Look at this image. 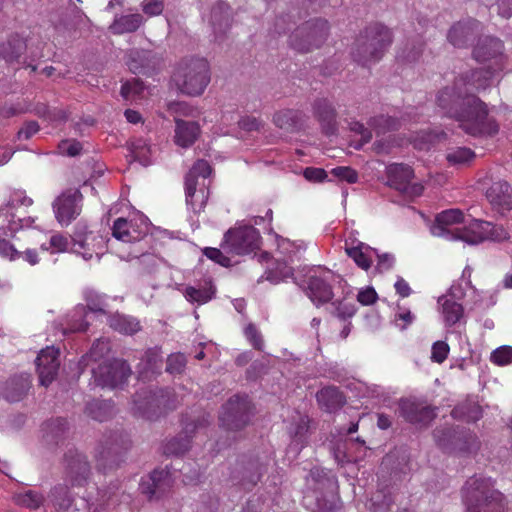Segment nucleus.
<instances>
[{
    "instance_id": "obj_35",
    "label": "nucleus",
    "mask_w": 512,
    "mask_h": 512,
    "mask_svg": "<svg viewBox=\"0 0 512 512\" xmlns=\"http://www.w3.org/2000/svg\"><path fill=\"white\" fill-rule=\"evenodd\" d=\"M151 61V51L134 49L128 54L127 66L133 74L148 75L154 68Z\"/></svg>"
},
{
    "instance_id": "obj_10",
    "label": "nucleus",
    "mask_w": 512,
    "mask_h": 512,
    "mask_svg": "<svg viewBox=\"0 0 512 512\" xmlns=\"http://www.w3.org/2000/svg\"><path fill=\"white\" fill-rule=\"evenodd\" d=\"M72 240V251L85 260H91L94 256L99 259L105 253V238L98 232L89 230L83 223L76 225Z\"/></svg>"
},
{
    "instance_id": "obj_20",
    "label": "nucleus",
    "mask_w": 512,
    "mask_h": 512,
    "mask_svg": "<svg viewBox=\"0 0 512 512\" xmlns=\"http://www.w3.org/2000/svg\"><path fill=\"white\" fill-rule=\"evenodd\" d=\"M59 367V350L54 347L42 349L36 358L40 384L45 387L49 386L55 380Z\"/></svg>"
},
{
    "instance_id": "obj_64",
    "label": "nucleus",
    "mask_w": 512,
    "mask_h": 512,
    "mask_svg": "<svg viewBox=\"0 0 512 512\" xmlns=\"http://www.w3.org/2000/svg\"><path fill=\"white\" fill-rule=\"evenodd\" d=\"M449 345L444 341H436L432 346L431 359L436 363H443L449 353Z\"/></svg>"
},
{
    "instance_id": "obj_49",
    "label": "nucleus",
    "mask_w": 512,
    "mask_h": 512,
    "mask_svg": "<svg viewBox=\"0 0 512 512\" xmlns=\"http://www.w3.org/2000/svg\"><path fill=\"white\" fill-rule=\"evenodd\" d=\"M369 125L376 130L378 135L385 134L388 131L398 130L400 121L397 118L388 115H379L369 121Z\"/></svg>"
},
{
    "instance_id": "obj_14",
    "label": "nucleus",
    "mask_w": 512,
    "mask_h": 512,
    "mask_svg": "<svg viewBox=\"0 0 512 512\" xmlns=\"http://www.w3.org/2000/svg\"><path fill=\"white\" fill-rule=\"evenodd\" d=\"M83 195L78 189H69L53 202L55 218L61 226H68L82 211Z\"/></svg>"
},
{
    "instance_id": "obj_17",
    "label": "nucleus",
    "mask_w": 512,
    "mask_h": 512,
    "mask_svg": "<svg viewBox=\"0 0 512 512\" xmlns=\"http://www.w3.org/2000/svg\"><path fill=\"white\" fill-rule=\"evenodd\" d=\"M149 227L147 222L138 217L117 218L112 226V235L117 240L132 243L142 240L148 235Z\"/></svg>"
},
{
    "instance_id": "obj_39",
    "label": "nucleus",
    "mask_w": 512,
    "mask_h": 512,
    "mask_svg": "<svg viewBox=\"0 0 512 512\" xmlns=\"http://www.w3.org/2000/svg\"><path fill=\"white\" fill-rule=\"evenodd\" d=\"M85 413L96 421H106L114 414V403L111 400L93 399L87 403Z\"/></svg>"
},
{
    "instance_id": "obj_46",
    "label": "nucleus",
    "mask_w": 512,
    "mask_h": 512,
    "mask_svg": "<svg viewBox=\"0 0 512 512\" xmlns=\"http://www.w3.org/2000/svg\"><path fill=\"white\" fill-rule=\"evenodd\" d=\"M215 294L211 282H206L204 286L199 288L188 286L185 289V297L190 302H196L198 304H205L210 301Z\"/></svg>"
},
{
    "instance_id": "obj_45",
    "label": "nucleus",
    "mask_w": 512,
    "mask_h": 512,
    "mask_svg": "<svg viewBox=\"0 0 512 512\" xmlns=\"http://www.w3.org/2000/svg\"><path fill=\"white\" fill-rule=\"evenodd\" d=\"M301 112L292 109H285L274 114L273 122L280 129L293 131L301 121Z\"/></svg>"
},
{
    "instance_id": "obj_33",
    "label": "nucleus",
    "mask_w": 512,
    "mask_h": 512,
    "mask_svg": "<svg viewBox=\"0 0 512 512\" xmlns=\"http://www.w3.org/2000/svg\"><path fill=\"white\" fill-rule=\"evenodd\" d=\"M236 472L241 474V477L239 475H234L233 479L237 480V483L245 490H251L261 479L263 474V465L257 460H252L247 464L242 465Z\"/></svg>"
},
{
    "instance_id": "obj_36",
    "label": "nucleus",
    "mask_w": 512,
    "mask_h": 512,
    "mask_svg": "<svg viewBox=\"0 0 512 512\" xmlns=\"http://www.w3.org/2000/svg\"><path fill=\"white\" fill-rule=\"evenodd\" d=\"M345 251L347 255L354 260V262L363 270H368L372 265V260L369 252L376 253L377 250L369 245L358 242L356 246H349V242L345 241Z\"/></svg>"
},
{
    "instance_id": "obj_4",
    "label": "nucleus",
    "mask_w": 512,
    "mask_h": 512,
    "mask_svg": "<svg viewBox=\"0 0 512 512\" xmlns=\"http://www.w3.org/2000/svg\"><path fill=\"white\" fill-rule=\"evenodd\" d=\"M436 445L445 453L470 455L477 453L481 442L474 431L460 425H444L433 430Z\"/></svg>"
},
{
    "instance_id": "obj_57",
    "label": "nucleus",
    "mask_w": 512,
    "mask_h": 512,
    "mask_svg": "<svg viewBox=\"0 0 512 512\" xmlns=\"http://www.w3.org/2000/svg\"><path fill=\"white\" fill-rule=\"evenodd\" d=\"M203 255H205L208 259L214 261L215 263L223 266V267H229L231 265V259L226 255L228 254L225 252L222 247L219 248H213V247H205L203 250Z\"/></svg>"
},
{
    "instance_id": "obj_48",
    "label": "nucleus",
    "mask_w": 512,
    "mask_h": 512,
    "mask_svg": "<svg viewBox=\"0 0 512 512\" xmlns=\"http://www.w3.org/2000/svg\"><path fill=\"white\" fill-rule=\"evenodd\" d=\"M345 403L343 394L334 386L322 388V404L328 412L340 409Z\"/></svg>"
},
{
    "instance_id": "obj_58",
    "label": "nucleus",
    "mask_w": 512,
    "mask_h": 512,
    "mask_svg": "<svg viewBox=\"0 0 512 512\" xmlns=\"http://www.w3.org/2000/svg\"><path fill=\"white\" fill-rule=\"evenodd\" d=\"M243 332L244 336L250 342L254 349L258 351L263 350L264 342L262 339V335L254 323L247 324Z\"/></svg>"
},
{
    "instance_id": "obj_40",
    "label": "nucleus",
    "mask_w": 512,
    "mask_h": 512,
    "mask_svg": "<svg viewBox=\"0 0 512 512\" xmlns=\"http://www.w3.org/2000/svg\"><path fill=\"white\" fill-rule=\"evenodd\" d=\"M393 493L392 487L379 484L378 489L371 496L370 510L372 512H389L394 503Z\"/></svg>"
},
{
    "instance_id": "obj_56",
    "label": "nucleus",
    "mask_w": 512,
    "mask_h": 512,
    "mask_svg": "<svg viewBox=\"0 0 512 512\" xmlns=\"http://www.w3.org/2000/svg\"><path fill=\"white\" fill-rule=\"evenodd\" d=\"M110 350L109 343L104 340H97L93 343L89 352L83 356V361H98L104 357Z\"/></svg>"
},
{
    "instance_id": "obj_38",
    "label": "nucleus",
    "mask_w": 512,
    "mask_h": 512,
    "mask_svg": "<svg viewBox=\"0 0 512 512\" xmlns=\"http://www.w3.org/2000/svg\"><path fill=\"white\" fill-rule=\"evenodd\" d=\"M143 20V16L139 13L121 15L114 19L113 23L110 25V30L116 35L132 33L138 30Z\"/></svg>"
},
{
    "instance_id": "obj_21",
    "label": "nucleus",
    "mask_w": 512,
    "mask_h": 512,
    "mask_svg": "<svg viewBox=\"0 0 512 512\" xmlns=\"http://www.w3.org/2000/svg\"><path fill=\"white\" fill-rule=\"evenodd\" d=\"M481 31V23L476 19L459 21L454 24L447 35L449 42L457 48H464L472 42Z\"/></svg>"
},
{
    "instance_id": "obj_19",
    "label": "nucleus",
    "mask_w": 512,
    "mask_h": 512,
    "mask_svg": "<svg viewBox=\"0 0 512 512\" xmlns=\"http://www.w3.org/2000/svg\"><path fill=\"white\" fill-rule=\"evenodd\" d=\"M292 275L294 282L318 307L320 305V266H299Z\"/></svg>"
},
{
    "instance_id": "obj_50",
    "label": "nucleus",
    "mask_w": 512,
    "mask_h": 512,
    "mask_svg": "<svg viewBox=\"0 0 512 512\" xmlns=\"http://www.w3.org/2000/svg\"><path fill=\"white\" fill-rule=\"evenodd\" d=\"M445 138L446 133L442 130L423 131L416 137L414 146L419 150H429L432 145L439 143Z\"/></svg>"
},
{
    "instance_id": "obj_41",
    "label": "nucleus",
    "mask_w": 512,
    "mask_h": 512,
    "mask_svg": "<svg viewBox=\"0 0 512 512\" xmlns=\"http://www.w3.org/2000/svg\"><path fill=\"white\" fill-rule=\"evenodd\" d=\"M438 303L442 306V314L445 324L449 327L458 323L464 316L463 306L455 300L448 299L447 296H441Z\"/></svg>"
},
{
    "instance_id": "obj_32",
    "label": "nucleus",
    "mask_w": 512,
    "mask_h": 512,
    "mask_svg": "<svg viewBox=\"0 0 512 512\" xmlns=\"http://www.w3.org/2000/svg\"><path fill=\"white\" fill-rule=\"evenodd\" d=\"M149 479L150 482L142 483L140 486L142 493L147 495L149 500H152L154 497L159 498L164 492L165 487L170 486V476L166 470H153Z\"/></svg>"
},
{
    "instance_id": "obj_28",
    "label": "nucleus",
    "mask_w": 512,
    "mask_h": 512,
    "mask_svg": "<svg viewBox=\"0 0 512 512\" xmlns=\"http://www.w3.org/2000/svg\"><path fill=\"white\" fill-rule=\"evenodd\" d=\"M175 124V143L182 148L192 146L200 135V126L198 123L176 119Z\"/></svg>"
},
{
    "instance_id": "obj_42",
    "label": "nucleus",
    "mask_w": 512,
    "mask_h": 512,
    "mask_svg": "<svg viewBox=\"0 0 512 512\" xmlns=\"http://www.w3.org/2000/svg\"><path fill=\"white\" fill-rule=\"evenodd\" d=\"M209 195V185L202 184V188H198L192 191H185L186 204L194 214H199L205 209Z\"/></svg>"
},
{
    "instance_id": "obj_43",
    "label": "nucleus",
    "mask_w": 512,
    "mask_h": 512,
    "mask_svg": "<svg viewBox=\"0 0 512 512\" xmlns=\"http://www.w3.org/2000/svg\"><path fill=\"white\" fill-rule=\"evenodd\" d=\"M322 134L328 137L336 136L338 133L337 112L332 103L322 100Z\"/></svg>"
},
{
    "instance_id": "obj_12",
    "label": "nucleus",
    "mask_w": 512,
    "mask_h": 512,
    "mask_svg": "<svg viewBox=\"0 0 512 512\" xmlns=\"http://www.w3.org/2000/svg\"><path fill=\"white\" fill-rule=\"evenodd\" d=\"M251 413L252 406L248 396L234 395L223 405L219 420L225 429L236 431L248 424Z\"/></svg>"
},
{
    "instance_id": "obj_11",
    "label": "nucleus",
    "mask_w": 512,
    "mask_h": 512,
    "mask_svg": "<svg viewBox=\"0 0 512 512\" xmlns=\"http://www.w3.org/2000/svg\"><path fill=\"white\" fill-rule=\"evenodd\" d=\"M92 373L96 385L115 389L127 382L132 371L125 360L113 359L100 363Z\"/></svg>"
},
{
    "instance_id": "obj_53",
    "label": "nucleus",
    "mask_w": 512,
    "mask_h": 512,
    "mask_svg": "<svg viewBox=\"0 0 512 512\" xmlns=\"http://www.w3.org/2000/svg\"><path fill=\"white\" fill-rule=\"evenodd\" d=\"M449 240H461L468 244L474 245L483 242V237H481L477 232V229L473 223L468 228H455L453 237H450Z\"/></svg>"
},
{
    "instance_id": "obj_1",
    "label": "nucleus",
    "mask_w": 512,
    "mask_h": 512,
    "mask_svg": "<svg viewBox=\"0 0 512 512\" xmlns=\"http://www.w3.org/2000/svg\"><path fill=\"white\" fill-rule=\"evenodd\" d=\"M436 104L444 115L456 120L459 127L471 136H491L499 130L496 121L488 116L486 103L472 93H465L457 79L452 85L439 90Z\"/></svg>"
},
{
    "instance_id": "obj_34",
    "label": "nucleus",
    "mask_w": 512,
    "mask_h": 512,
    "mask_svg": "<svg viewBox=\"0 0 512 512\" xmlns=\"http://www.w3.org/2000/svg\"><path fill=\"white\" fill-rule=\"evenodd\" d=\"M200 428H202V422L198 424H187L185 426V435H180L179 437H175L168 441L164 446V453L168 456H179L184 454L189 450L191 444L192 436L189 435V433H192Z\"/></svg>"
},
{
    "instance_id": "obj_8",
    "label": "nucleus",
    "mask_w": 512,
    "mask_h": 512,
    "mask_svg": "<svg viewBox=\"0 0 512 512\" xmlns=\"http://www.w3.org/2000/svg\"><path fill=\"white\" fill-rule=\"evenodd\" d=\"M261 236L252 225H239L228 229L220 247L228 254L247 255L260 248Z\"/></svg>"
},
{
    "instance_id": "obj_54",
    "label": "nucleus",
    "mask_w": 512,
    "mask_h": 512,
    "mask_svg": "<svg viewBox=\"0 0 512 512\" xmlns=\"http://www.w3.org/2000/svg\"><path fill=\"white\" fill-rule=\"evenodd\" d=\"M475 157V153L466 147H458L447 153L446 159L450 164H466Z\"/></svg>"
},
{
    "instance_id": "obj_24",
    "label": "nucleus",
    "mask_w": 512,
    "mask_h": 512,
    "mask_svg": "<svg viewBox=\"0 0 512 512\" xmlns=\"http://www.w3.org/2000/svg\"><path fill=\"white\" fill-rule=\"evenodd\" d=\"M493 72L485 69H475L461 74L457 77L458 85L464 89L465 93H472L485 90L491 85Z\"/></svg>"
},
{
    "instance_id": "obj_15",
    "label": "nucleus",
    "mask_w": 512,
    "mask_h": 512,
    "mask_svg": "<svg viewBox=\"0 0 512 512\" xmlns=\"http://www.w3.org/2000/svg\"><path fill=\"white\" fill-rule=\"evenodd\" d=\"M388 185L401 194L408 197L420 196L423 186L418 183H411L414 177L413 169L405 164H393L387 170Z\"/></svg>"
},
{
    "instance_id": "obj_2",
    "label": "nucleus",
    "mask_w": 512,
    "mask_h": 512,
    "mask_svg": "<svg viewBox=\"0 0 512 512\" xmlns=\"http://www.w3.org/2000/svg\"><path fill=\"white\" fill-rule=\"evenodd\" d=\"M392 43V30L382 23L373 22L356 36L350 55L354 62L369 68L383 58Z\"/></svg>"
},
{
    "instance_id": "obj_7",
    "label": "nucleus",
    "mask_w": 512,
    "mask_h": 512,
    "mask_svg": "<svg viewBox=\"0 0 512 512\" xmlns=\"http://www.w3.org/2000/svg\"><path fill=\"white\" fill-rule=\"evenodd\" d=\"M346 281L340 276L334 274L331 270L322 266V303L332 300L338 296L335 302H332L327 310L331 315L342 320L352 317L355 314V307L343 303L347 292Z\"/></svg>"
},
{
    "instance_id": "obj_30",
    "label": "nucleus",
    "mask_w": 512,
    "mask_h": 512,
    "mask_svg": "<svg viewBox=\"0 0 512 512\" xmlns=\"http://www.w3.org/2000/svg\"><path fill=\"white\" fill-rule=\"evenodd\" d=\"M486 197L492 205L512 210V189L508 182H494L486 191Z\"/></svg>"
},
{
    "instance_id": "obj_59",
    "label": "nucleus",
    "mask_w": 512,
    "mask_h": 512,
    "mask_svg": "<svg viewBox=\"0 0 512 512\" xmlns=\"http://www.w3.org/2000/svg\"><path fill=\"white\" fill-rule=\"evenodd\" d=\"M144 362L143 370L152 374L160 373L161 370V360L159 359V355L156 351L149 349L146 351L144 358L142 359Z\"/></svg>"
},
{
    "instance_id": "obj_18",
    "label": "nucleus",
    "mask_w": 512,
    "mask_h": 512,
    "mask_svg": "<svg viewBox=\"0 0 512 512\" xmlns=\"http://www.w3.org/2000/svg\"><path fill=\"white\" fill-rule=\"evenodd\" d=\"M473 58L478 62L493 61L496 68L502 69L504 55L503 42L492 36H481L473 48Z\"/></svg>"
},
{
    "instance_id": "obj_31",
    "label": "nucleus",
    "mask_w": 512,
    "mask_h": 512,
    "mask_svg": "<svg viewBox=\"0 0 512 512\" xmlns=\"http://www.w3.org/2000/svg\"><path fill=\"white\" fill-rule=\"evenodd\" d=\"M42 432L47 445H59L66 439L68 423L64 418L51 419L43 423Z\"/></svg>"
},
{
    "instance_id": "obj_47",
    "label": "nucleus",
    "mask_w": 512,
    "mask_h": 512,
    "mask_svg": "<svg viewBox=\"0 0 512 512\" xmlns=\"http://www.w3.org/2000/svg\"><path fill=\"white\" fill-rule=\"evenodd\" d=\"M50 498L57 510H67L73 503V497L67 485L59 484L51 489Z\"/></svg>"
},
{
    "instance_id": "obj_55",
    "label": "nucleus",
    "mask_w": 512,
    "mask_h": 512,
    "mask_svg": "<svg viewBox=\"0 0 512 512\" xmlns=\"http://www.w3.org/2000/svg\"><path fill=\"white\" fill-rule=\"evenodd\" d=\"M187 359L182 353H174L168 356L166 371L170 374H181L186 367Z\"/></svg>"
},
{
    "instance_id": "obj_16",
    "label": "nucleus",
    "mask_w": 512,
    "mask_h": 512,
    "mask_svg": "<svg viewBox=\"0 0 512 512\" xmlns=\"http://www.w3.org/2000/svg\"><path fill=\"white\" fill-rule=\"evenodd\" d=\"M399 412L407 422L421 428L427 427L436 417L434 407L413 399H401Z\"/></svg>"
},
{
    "instance_id": "obj_3",
    "label": "nucleus",
    "mask_w": 512,
    "mask_h": 512,
    "mask_svg": "<svg viewBox=\"0 0 512 512\" xmlns=\"http://www.w3.org/2000/svg\"><path fill=\"white\" fill-rule=\"evenodd\" d=\"M461 497L466 512H507L506 498L495 489L491 478L477 475L468 478Z\"/></svg>"
},
{
    "instance_id": "obj_23",
    "label": "nucleus",
    "mask_w": 512,
    "mask_h": 512,
    "mask_svg": "<svg viewBox=\"0 0 512 512\" xmlns=\"http://www.w3.org/2000/svg\"><path fill=\"white\" fill-rule=\"evenodd\" d=\"M463 218V212L459 209L442 211L436 215L435 221L430 227V231L434 236L450 239L455 232V228L452 229L451 226L463 222Z\"/></svg>"
},
{
    "instance_id": "obj_25",
    "label": "nucleus",
    "mask_w": 512,
    "mask_h": 512,
    "mask_svg": "<svg viewBox=\"0 0 512 512\" xmlns=\"http://www.w3.org/2000/svg\"><path fill=\"white\" fill-rule=\"evenodd\" d=\"M212 172L213 169L208 161L204 159L197 160L185 175V191L202 188V184L210 186L209 177Z\"/></svg>"
},
{
    "instance_id": "obj_61",
    "label": "nucleus",
    "mask_w": 512,
    "mask_h": 512,
    "mask_svg": "<svg viewBox=\"0 0 512 512\" xmlns=\"http://www.w3.org/2000/svg\"><path fill=\"white\" fill-rule=\"evenodd\" d=\"M346 446L347 442L342 437L338 438L334 442L332 441L330 444V452L338 464H343L347 461Z\"/></svg>"
},
{
    "instance_id": "obj_44",
    "label": "nucleus",
    "mask_w": 512,
    "mask_h": 512,
    "mask_svg": "<svg viewBox=\"0 0 512 512\" xmlns=\"http://www.w3.org/2000/svg\"><path fill=\"white\" fill-rule=\"evenodd\" d=\"M451 416L455 420L476 422L482 418V408L475 402H465L455 406L451 411Z\"/></svg>"
},
{
    "instance_id": "obj_6",
    "label": "nucleus",
    "mask_w": 512,
    "mask_h": 512,
    "mask_svg": "<svg viewBox=\"0 0 512 512\" xmlns=\"http://www.w3.org/2000/svg\"><path fill=\"white\" fill-rule=\"evenodd\" d=\"M130 439L122 431H113L104 435L99 442L96 451V467L98 471L107 473L119 466L123 461L124 453L130 447Z\"/></svg>"
},
{
    "instance_id": "obj_22",
    "label": "nucleus",
    "mask_w": 512,
    "mask_h": 512,
    "mask_svg": "<svg viewBox=\"0 0 512 512\" xmlns=\"http://www.w3.org/2000/svg\"><path fill=\"white\" fill-rule=\"evenodd\" d=\"M319 31L317 21H307L290 36L291 47L301 53L309 52L313 47H317Z\"/></svg>"
},
{
    "instance_id": "obj_26",
    "label": "nucleus",
    "mask_w": 512,
    "mask_h": 512,
    "mask_svg": "<svg viewBox=\"0 0 512 512\" xmlns=\"http://www.w3.org/2000/svg\"><path fill=\"white\" fill-rule=\"evenodd\" d=\"M212 172L213 169L208 161L204 159L197 160L185 175V191L202 188V184L210 186L209 177Z\"/></svg>"
},
{
    "instance_id": "obj_29",
    "label": "nucleus",
    "mask_w": 512,
    "mask_h": 512,
    "mask_svg": "<svg viewBox=\"0 0 512 512\" xmlns=\"http://www.w3.org/2000/svg\"><path fill=\"white\" fill-rule=\"evenodd\" d=\"M30 388L28 377L14 376L7 380L1 388V395L10 403L21 401Z\"/></svg>"
},
{
    "instance_id": "obj_63",
    "label": "nucleus",
    "mask_w": 512,
    "mask_h": 512,
    "mask_svg": "<svg viewBox=\"0 0 512 512\" xmlns=\"http://www.w3.org/2000/svg\"><path fill=\"white\" fill-rule=\"evenodd\" d=\"M330 174L335 178L344 180L348 183H356L358 180V174L355 170L350 167H336L332 168Z\"/></svg>"
},
{
    "instance_id": "obj_51",
    "label": "nucleus",
    "mask_w": 512,
    "mask_h": 512,
    "mask_svg": "<svg viewBox=\"0 0 512 512\" xmlns=\"http://www.w3.org/2000/svg\"><path fill=\"white\" fill-rule=\"evenodd\" d=\"M15 503L19 506L36 510L44 503V496L33 490H28L14 496Z\"/></svg>"
},
{
    "instance_id": "obj_52",
    "label": "nucleus",
    "mask_w": 512,
    "mask_h": 512,
    "mask_svg": "<svg viewBox=\"0 0 512 512\" xmlns=\"http://www.w3.org/2000/svg\"><path fill=\"white\" fill-rule=\"evenodd\" d=\"M424 49V42L421 39L408 41L401 49L398 57L412 63L420 59Z\"/></svg>"
},
{
    "instance_id": "obj_37",
    "label": "nucleus",
    "mask_w": 512,
    "mask_h": 512,
    "mask_svg": "<svg viewBox=\"0 0 512 512\" xmlns=\"http://www.w3.org/2000/svg\"><path fill=\"white\" fill-rule=\"evenodd\" d=\"M108 324L114 331L125 335H133L140 331V322L132 316L113 314L108 318Z\"/></svg>"
},
{
    "instance_id": "obj_27",
    "label": "nucleus",
    "mask_w": 512,
    "mask_h": 512,
    "mask_svg": "<svg viewBox=\"0 0 512 512\" xmlns=\"http://www.w3.org/2000/svg\"><path fill=\"white\" fill-rule=\"evenodd\" d=\"M27 45L25 40L18 34L11 35L0 47V57L8 64L25 65L26 58L23 57Z\"/></svg>"
},
{
    "instance_id": "obj_13",
    "label": "nucleus",
    "mask_w": 512,
    "mask_h": 512,
    "mask_svg": "<svg viewBox=\"0 0 512 512\" xmlns=\"http://www.w3.org/2000/svg\"><path fill=\"white\" fill-rule=\"evenodd\" d=\"M65 480L72 487H85L91 477V466L87 457L77 449L70 448L64 455Z\"/></svg>"
},
{
    "instance_id": "obj_9",
    "label": "nucleus",
    "mask_w": 512,
    "mask_h": 512,
    "mask_svg": "<svg viewBox=\"0 0 512 512\" xmlns=\"http://www.w3.org/2000/svg\"><path fill=\"white\" fill-rule=\"evenodd\" d=\"M171 396L170 389L141 390L136 393L133 399L136 413L146 419L153 420L163 411L175 408Z\"/></svg>"
},
{
    "instance_id": "obj_5",
    "label": "nucleus",
    "mask_w": 512,
    "mask_h": 512,
    "mask_svg": "<svg viewBox=\"0 0 512 512\" xmlns=\"http://www.w3.org/2000/svg\"><path fill=\"white\" fill-rule=\"evenodd\" d=\"M174 79L183 93L201 95L210 82L209 64L203 58L190 59L178 68Z\"/></svg>"
},
{
    "instance_id": "obj_62",
    "label": "nucleus",
    "mask_w": 512,
    "mask_h": 512,
    "mask_svg": "<svg viewBox=\"0 0 512 512\" xmlns=\"http://www.w3.org/2000/svg\"><path fill=\"white\" fill-rule=\"evenodd\" d=\"M491 361L497 365H507L512 362V347L502 346L491 354Z\"/></svg>"
},
{
    "instance_id": "obj_60",
    "label": "nucleus",
    "mask_w": 512,
    "mask_h": 512,
    "mask_svg": "<svg viewBox=\"0 0 512 512\" xmlns=\"http://www.w3.org/2000/svg\"><path fill=\"white\" fill-rule=\"evenodd\" d=\"M144 90V84L139 79L127 81L121 86V95L128 100L136 95H140Z\"/></svg>"
}]
</instances>
